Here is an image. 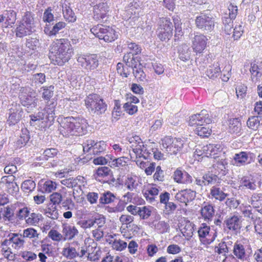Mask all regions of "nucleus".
<instances>
[{
	"label": "nucleus",
	"instance_id": "1",
	"mask_svg": "<svg viewBox=\"0 0 262 262\" xmlns=\"http://www.w3.org/2000/svg\"><path fill=\"white\" fill-rule=\"evenodd\" d=\"M50 59L56 66H63L68 62L74 55V49L68 38L55 39L50 46Z\"/></svg>",
	"mask_w": 262,
	"mask_h": 262
},
{
	"label": "nucleus",
	"instance_id": "2",
	"mask_svg": "<svg viewBox=\"0 0 262 262\" xmlns=\"http://www.w3.org/2000/svg\"><path fill=\"white\" fill-rule=\"evenodd\" d=\"M35 31V14L31 11L25 12L15 30L17 37L23 38L31 35Z\"/></svg>",
	"mask_w": 262,
	"mask_h": 262
},
{
	"label": "nucleus",
	"instance_id": "3",
	"mask_svg": "<svg viewBox=\"0 0 262 262\" xmlns=\"http://www.w3.org/2000/svg\"><path fill=\"white\" fill-rule=\"evenodd\" d=\"M57 102L52 101L50 102H47L45 107L40 109L37 113L30 115V124L31 126H38L40 122H43V120L52 121L55 118V108Z\"/></svg>",
	"mask_w": 262,
	"mask_h": 262
},
{
	"label": "nucleus",
	"instance_id": "4",
	"mask_svg": "<svg viewBox=\"0 0 262 262\" xmlns=\"http://www.w3.org/2000/svg\"><path fill=\"white\" fill-rule=\"evenodd\" d=\"M84 101L88 111L96 115L104 114L107 108L105 101L97 94H89L85 97Z\"/></svg>",
	"mask_w": 262,
	"mask_h": 262
},
{
	"label": "nucleus",
	"instance_id": "5",
	"mask_svg": "<svg viewBox=\"0 0 262 262\" xmlns=\"http://www.w3.org/2000/svg\"><path fill=\"white\" fill-rule=\"evenodd\" d=\"M91 32L99 39L112 42L118 37V33L112 27L97 24L90 29Z\"/></svg>",
	"mask_w": 262,
	"mask_h": 262
},
{
	"label": "nucleus",
	"instance_id": "6",
	"mask_svg": "<svg viewBox=\"0 0 262 262\" xmlns=\"http://www.w3.org/2000/svg\"><path fill=\"white\" fill-rule=\"evenodd\" d=\"M60 126L66 131H85L89 127L87 120L84 118L64 117L61 119Z\"/></svg>",
	"mask_w": 262,
	"mask_h": 262
},
{
	"label": "nucleus",
	"instance_id": "7",
	"mask_svg": "<svg viewBox=\"0 0 262 262\" xmlns=\"http://www.w3.org/2000/svg\"><path fill=\"white\" fill-rule=\"evenodd\" d=\"M173 25L169 18L162 17L160 18L157 29V35L162 41L167 42L172 35Z\"/></svg>",
	"mask_w": 262,
	"mask_h": 262
},
{
	"label": "nucleus",
	"instance_id": "8",
	"mask_svg": "<svg viewBox=\"0 0 262 262\" xmlns=\"http://www.w3.org/2000/svg\"><path fill=\"white\" fill-rule=\"evenodd\" d=\"M78 66L86 71H93L99 66V57L96 54H78L77 57Z\"/></svg>",
	"mask_w": 262,
	"mask_h": 262
},
{
	"label": "nucleus",
	"instance_id": "9",
	"mask_svg": "<svg viewBox=\"0 0 262 262\" xmlns=\"http://www.w3.org/2000/svg\"><path fill=\"white\" fill-rule=\"evenodd\" d=\"M195 23L199 29L208 32L212 31L215 26L214 18L205 14H201L196 17Z\"/></svg>",
	"mask_w": 262,
	"mask_h": 262
},
{
	"label": "nucleus",
	"instance_id": "10",
	"mask_svg": "<svg viewBox=\"0 0 262 262\" xmlns=\"http://www.w3.org/2000/svg\"><path fill=\"white\" fill-rule=\"evenodd\" d=\"M228 13H226L222 18V22L225 26V30L227 32H230L233 26L234 20L238 13L237 6L232 3H230L228 6Z\"/></svg>",
	"mask_w": 262,
	"mask_h": 262
},
{
	"label": "nucleus",
	"instance_id": "11",
	"mask_svg": "<svg viewBox=\"0 0 262 262\" xmlns=\"http://www.w3.org/2000/svg\"><path fill=\"white\" fill-rule=\"evenodd\" d=\"M208 38L202 33L194 35L191 40V48L196 55L203 53L207 48Z\"/></svg>",
	"mask_w": 262,
	"mask_h": 262
},
{
	"label": "nucleus",
	"instance_id": "12",
	"mask_svg": "<svg viewBox=\"0 0 262 262\" xmlns=\"http://www.w3.org/2000/svg\"><path fill=\"white\" fill-rule=\"evenodd\" d=\"M110 7L106 2H101L93 7V18L100 21L109 15Z\"/></svg>",
	"mask_w": 262,
	"mask_h": 262
},
{
	"label": "nucleus",
	"instance_id": "13",
	"mask_svg": "<svg viewBox=\"0 0 262 262\" xmlns=\"http://www.w3.org/2000/svg\"><path fill=\"white\" fill-rule=\"evenodd\" d=\"M223 227L234 233H237L242 228V221L239 216L235 215L228 216L224 221Z\"/></svg>",
	"mask_w": 262,
	"mask_h": 262
},
{
	"label": "nucleus",
	"instance_id": "14",
	"mask_svg": "<svg viewBox=\"0 0 262 262\" xmlns=\"http://www.w3.org/2000/svg\"><path fill=\"white\" fill-rule=\"evenodd\" d=\"M232 251L235 257L242 261L247 259L249 257V252L246 249V245L241 241H236L234 243Z\"/></svg>",
	"mask_w": 262,
	"mask_h": 262
},
{
	"label": "nucleus",
	"instance_id": "15",
	"mask_svg": "<svg viewBox=\"0 0 262 262\" xmlns=\"http://www.w3.org/2000/svg\"><path fill=\"white\" fill-rule=\"evenodd\" d=\"M18 97L23 105L34 107L37 106V99L28 93L25 88H21Z\"/></svg>",
	"mask_w": 262,
	"mask_h": 262
},
{
	"label": "nucleus",
	"instance_id": "16",
	"mask_svg": "<svg viewBox=\"0 0 262 262\" xmlns=\"http://www.w3.org/2000/svg\"><path fill=\"white\" fill-rule=\"evenodd\" d=\"M23 111L19 106H14L9 109V117L7 123L9 125H13L17 123L21 119Z\"/></svg>",
	"mask_w": 262,
	"mask_h": 262
},
{
	"label": "nucleus",
	"instance_id": "17",
	"mask_svg": "<svg viewBox=\"0 0 262 262\" xmlns=\"http://www.w3.org/2000/svg\"><path fill=\"white\" fill-rule=\"evenodd\" d=\"M196 195L195 191L191 189L182 190L178 192L175 195V198L178 201L184 203L187 205V203L193 200Z\"/></svg>",
	"mask_w": 262,
	"mask_h": 262
},
{
	"label": "nucleus",
	"instance_id": "18",
	"mask_svg": "<svg viewBox=\"0 0 262 262\" xmlns=\"http://www.w3.org/2000/svg\"><path fill=\"white\" fill-rule=\"evenodd\" d=\"M214 206L209 203L204 202L201 209V214L204 221L209 223L214 215Z\"/></svg>",
	"mask_w": 262,
	"mask_h": 262
},
{
	"label": "nucleus",
	"instance_id": "19",
	"mask_svg": "<svg viewBox=\"0 0 262 262\" xmlns=\"http://www.w3.org/2000/svg\"><path fill=\"white\" fill-rule=\"evenodd\" d=\"M174 181L178 183L191 184L193 181L192 177L186 171L177 169L173 174Z\"/></svg>",
	"mask_w": 262,
	"mask_h": 262
},
{
	"label": "nucleus",
	"instance_id": "20",
	"mask_svg": "<svg viewBox=\"0 0 262 262\" xmlns=\"http://www.w3.org/2000/svg\"><path fill=\"white\" fill-rule=\"evenodd\" d=\"M223 148L220 144H209L203 146V151L205 156L215 159L219 153L222 151Z\"/></svg>",
	"mask_w": 262,
	"mask_h": 262
},
{
	"label": "nucleus",
	"instance_id": "21",
	"mask_svg": "<svg viewBox=\"0 0 262 262\" xmlns=\"http://www.w3.org/2000/svg\"><path fill=\"white\" fill-rule=\"evenodd\" d=\"M159 190L155 184H152L148 186L144 192V196L146 198L147 201L151 204L157 202L156 200Z\"/></svg>",
	"mask_w": 262,
	"mask_h": 262
},
{
	"label": "nucleus",
	"instance_id": "22",
	"mask_svg": "<svg viewBox=\"0 0 262 262\" xmlns=\"http://www.w3.org/2000/svg\"><path fill=\"white\" fill-rule=\"evenodd\" d=\"M56 188L57 184L55 182L47 180L43 182L41 181L38 184L37 190L42 193H49L55 190Z\"/></svg>",
	"mask_w": 262,
	"mask_h": 262
},
{
	"label": "nucleus",
	"instance_id": "23",
	"mask_svg": "<svg viewBox=\"0 0 262 262\" xmlns=\"http://www.w3.org/2000/svg\"><path fill=\"white\" fill-rule=\"evenodd\" d=\"M4 24L6 28H12L14 25L17 19V12L10 9L4 11Z\"/></svg>",
	"mask_w": 262,
	"mask_h": 262
},
{
	"label": "nucleus",
	"instance_id": "24",
	"mask_svg": "<svg viewBox=\"0 0 262 262\" xmlns=\"http://www.w3.org/2000/svg\"><path fill=\"white\" fill-rule=\"evenodd\" d=\"M239 189H248L251 190H255L257 188L256 181L253 178L248 177H243L239 181Z\"/></svg>",
	"mask_w": 262,
	"mask_h": 262
},
{
	"label": "nucleus",
	"instance_id": "25",
	"mask_svg": "<svg viewBox=\"0 0 262 262\" xmlns=\"http://www.w3.org/2000/svg\"><path fill=\"white\" fill-rule=\"evenodd\" d=\"M79 232L76 227L65 225L62 228V235L65 240H72L77 235Z\"/></svg>",
	"mask_w": 262,
	"mask_h": 262
},
{
	"label": "nucleus",
	"instance_id": "26",
	"mask_svg": "<svg viewBox=\"0 0 262 262\" xmlns=\"http://www.w3.org/2000/svg\"><path fill=\"white\" fill-rule=\"evenodd\" d=\"M112 171L110 168L106 166L99 167L96 171L94 177L97 181L103 183V180L111 176Z\"/></svg>",
	"mask_w": 262,
	"mask_h": 262
},
{
	"label": "nucleus",
	"instance_id": "27",
	"mask_svg": "<svg viewBox=\"0 0 262 262\" xmlns=\"http://www.w3.org/2000/svg\"><path fill=\"white\" fill-rule=\"evenodd\" d=\"M0 214H1V219L2 218L5 222L9 223L14 222V211L11 207L7 206L2 208Z\"/></svg>",
	"mask_w": 262,
	"mask_h": 262
},
{
	"label": "nucleus",
	"instance_id": "28",
	"mask_svg": "<svg viewBox=\"0 0 262 262\" xmlns=\"http://www.w3.org/2000/svg\"><path fill=\"white\" fill-rule=\"evenodd\" d=\"M11 241L12 242V247L14 249L19 250L24 248L25 245V240L21 234L18 233L10 234Z\"/></svg>",
	"mask_w": 262,
	"mask_h": 262
},
{
	"label": "nucleus",
	"instance_id": "29",
	"mask_svg": "<svg viewBox=\"0 0 262 262\" xmlns=\"http://www.w3.org/2000/svg\"><path fill=\"white\" fill-rule=\"evenodd\" d=\"M251 73V80L256 83L260 81L262 76V68L258 66L256 63H253L251 64L250 69Z\"/></svg>",
	"mask_w": 262,
	"mask_h": 262
},
{
	"label": "nucleus",
	"instance_id": "30",
	"mask_svg": "<svg viewBox=\"0 0 262 262\" xmlns=\"http://www.w3.org/2000/svg\"><path fill=\"white\" fill-rule=\"evenodd\" d=\"M123 61L126 63V66L133 69L137 68V66L140 64V58L134 57L131 53H127L124 55Z\"/></svg>",
	"mask_w": 262,
	"mask_h": 262
},
{
	"label": "nucleus",
	"instance_id": "31",
	"mask_svg": "<svg viewBox=\"0 0 262 262\" xmlns=\"http://www.w3.org/2000/svg\"><path fill=\"white\" fill-rule=\"evenodd\" d=\"M210 194L212 198H213L220 202L223 201L228 195L225 193L221 189L216 186H214L210 189Z\"/></svg>",
	"mask_w": 262,
	"mask_h": 262
},
{
	"label": "nucleus",
	"instance_id": "32",
	"mask_svg": "<svg viewBox=\"0 0 262 262\" xmlns=\"http://www.w3.org/2000/svg\"><path fill=\"white\" fill-rule=\"evenodd\" d=\"M221 72L220 63L218 62H215L209 66L206 70V74L209 78H214L217 77Z\"/></svg>",
	"mask_w": 262,
	"mask_h": 262
},
{
	"label": "nucleus",
	"instance_id": "33",
	"mask_svg": "<svg viewBox=\"0 0 262 262\" xmlns=\"http://www.w3.org/2000/svg\"><path fill=\"white\" fill-rule=\"evenodd\" d=\"M232 243L231 241L227 242H221L215 247V252L219 254L225 256L226 254L229 252L230 249V246L232 245Z\"/></svg>",
	"mask_w": 262,
	"mask_h": 262
},
{
	"label": "nucleus",
	"instance_id": "34",
	"mask_svg": "<svg viewBox=\"0 0 262 262\" xmlns=\"http://www.w3.org/2000/svg\"><path fill=\"white\" fill-rule=\"evenodd\" d=\"M198 115H199V119L202 120L201 125L202 127H201V130L203 129H206L204 126L212 123V118L211 116L206 110H202L200 113L198 114Z\"/></svg>",
	"mask_w": 262,
	"mask_h": 262
},
{
	"label": "nucleus",
	"instance_id": "35",
	"mask_svg": "<svg viewBox=\"0 0 262 262\" xmlns=\"http://www.w3.org/2000/svg\"><path fill=\"white\" fill-rule=\"evenodd\" d=\"M66 23L64 21H59L55 24L51 30L49 28L45 27L44 29L45 33L50 36H55L60 30L66 27Z\"/></svg>",
	"mask_w": 262,
	"mask_h": 262
},
{
	"label": "nucleus",
	"instance_id": "36",
	"mask_svg": "<svg viewBox=\"0 0 262 262\" xmlns=\"http://www.w3.org/2000/svg\"><path fill=\"white\" fill-rule=\"evenodd\" d=\"M90 145L92 147V154L94 155H99L105 150L106 144L103 141L95 142L91 140Z\"/></svg>",
	"mask_w": 262,
	"mask_h": 262
},
{
	"label": "nucleus",
	"instance_id": "37",
	"mask_svg": "<svg viewBox=\"0 0 262 262\" xmlns=\"http://www.w3.org/2000/svg\"><path fill=\"white\" fill-rule=\"evenodd\" d=\"M173 21L175 27L174 41H179L181 40L184 35V31L181 27L182 23H181V20L177 18H173Z\"/></svg>",
	"mask_w": 262,
	"mask_h": 262
},
{
	"label": "nucleus",
	"instance_id": "38",
	"mask_svg": "<svg viewBox=\"0 0 262 262\" xmlns=\"http://www.w3.org/2000/svg\"><path fill=\"white\" fill-rule=\"evenodd\" d=\"M178 53L180 59L184 61L189 60L190 58L189 48L186 43H183L179 47Z\"/></svg>",
	"mask_w": 262,
	"mask_h": 262
},
{
	"label": "nucleus",
	"instance_id": "39",
	"mask_svg": "<svg viewBox=\"0 0 262 262\" xmlns=\"http://www.w3.org/2000/svg\"><path fill=\"white\" fill-rule=\"evenodd\" d=\"M107 157L110 158V162H109V165L111 167H123L127 165V158L122 157L118 158H114L111 155L108 156Z\"/></svg>",
	"mask_w": 262,
	"mask_h": 262
},
{
	"label": "nucleus",
	"instance_id": "40",
	"mask_svg": "<svg viewBox=\"0 0 262 262\" xmlns=\"http://www.w3.org/2000/svg\"><path fill=\"white\" fill-rule=\"evenodd\" d=\"M54 86L53 85L44 86L40 88V92H41L42 98L45 101H48V102L50 99L54 95Z\"/></svg>",
	"mask_w": 262,
	"mask_h": 262
},
{
	"label": "nucleus",
	"instance_id": "41",
	"mask_svg": "<svg viewBox=\"0 0 262 262\" xmlns=\"http://www.w3.org/2000/svg\"><path fill=\"white\" fill-rule=\"evenodd\" d=\"M116 196L109 191L101 193L99 197V203L101 204H107L114 202L116 199Z\"/></svg>",
	"mask_w": 262,
	"mask_h": 262
},
{
	"label": "nucleus",
	"instance_id": "42",
	"mask_svg": "<svg viewBox=\"0 0 262 262\" xmlns=\"http://www.w3.org/2000/svg\"><path fill=\"white\" fill-rule=\"evenodd\" d=\"M248 159V154L246 152L242 151L238 154H235L233 157L234 164L237 166L243 165L247 163Z\"/></svg>",
	"mask_w": 262,
	"mask_h": 262
},
{
	"label": "nucleus",
	"instance_id": "43",
	"mask_svg": "<svg viewBox=\"0 0 262 262\" xmlns=\"http://www.w3.org/2000/svg\"><path fill=\"white\" fill-rule=\"evenodd\" d=\"M36 188V183L32 179L25 180L21 184V188L25 193H31Z\"/></svg>",
	"mask_w": 262,
	"mask_h": 262
},
{
	"label": "nucleus",
	"instance_id": "44",
	"mask_svg": "<svg viewBox=\"0 0 262 262\" xmlns=\"http://www.w3.org/2000/svg\"><path fill=\"white\" fill-rule=\"evenodd\" d=\"M183 143L181 141L179 140L178 139L174 138V142L171 145L166 149V151L170 155H176L178 151L182 148Z\"/></svg>",
	"mask_w": 262,
	"mask_h": 262
},
{
	"label": "nucleus",
	"instance_id": "45",
	"mask_svg": "<svg viewBox=\"0 0 262 262\" xmlns=\"http://www.w3.org/2000/svg\"><path fill=\"white\" fill-rule=\"evenodd\" d=\"M62 11L63 17L66 21L69 23H74L76 20V16L70 7L66 6Z\"/></svg>",
	"mask_w": 262,
	"mask_h": 262
},
{
	"label": "nucleus",
	"instance_id": "46",
	"mask_svg": "<svg viewBox=\"0 0 262 262\" xmlns=\"http://www.w3.org/2000/svg\"><path fill=\"white\" fill-rule=\"evenodd\" d=\"M122 115L120 100H115L114 106L112 111L113 120H118Z\"/></svg>",
	"mask_w": 262,
	"mask_h": 262
},
{
	"label": "nucleus",
	"instance_id": "47",
	"mask_svg": "<svg viewBox=\"0 0 262 262\" xmlns=\"http://www.w3.org/2000/svg\"><path fill=\"white\" fill-rule=\"evenodd\" d=\"M108 240V243L112 245V248L117 251H121L127 247L126 242L120 239H114V241Z\"/></svg>",
	"mask_w": 262,
	"mask_h": 262
},
{
	"label": "nucleus",
	"instance_id": "48",
	"mask_svg": "<svg viewBox=\"0 0 262 262\" xmlns=\"http://www.w3.org/2000/svg\"><path fill=\"white\" fill-rule=\"evenodd\" d=\"M39 234L37 233V230L33 228H28L24 229L23 231V236L24 238H29L30 239H33L36 240L38 238Z\"/></svg>",
	"mask_w": 262,
	"mask_h": 262
},
{
	"label": "nucleus",
	"instance_id": "49",
	"mask_svg": "<svg viewBox=\"0 0 262 262\" xmlns=\"http://www.w3.org/2000/svg\"><path fill=\"white\" fill-rule=\"evenodd\" d=\"M247 86L240 82H237L235 88L236 94L238 98H244L247 94Z\"/></svg>",
	"mask_w": 262,
	"mask_h": 262
},
{
	"label": "nucleus",
	"instance_id": "50",
	"mask_svg": "<svg viewBox=\"0 0 262 262\" xmlns=\"http://www.w3.org/2000/svg\"><path fill=\"white\" fill-rule=\"evenodd\" d=\"M128 67H129L127 66H125L122 63H118L116 68L118 74L122 77H127L130 74V71Z\"/></svg>",
	"mask_w": 262,
	"mask_h": 262
},
{
	"label": "nucleus",
	"instance_id": "51",
	"mask_svg": "<svg viewBox=\"0 0 262 262\" xmlns=\"http://www.w3.org/2000/svg\"><path fill=\"white\" fill-rule=\"evenodd\" d=\"M155 229L160 233L168 232L170 229L169 224L164 221H159L155 225Z\"/></svg>",
	"mask_w": 262,
	"mask_h": 262
},
{
	"label": "nucleus",
	"instance_id": "52",
	"mask_svg": "<svg viewBox=\"0 0 262 262\" xmlns=\"http://www.w3.org/2000/svg\"><path fill=\"white\" fill-rule=\"evenodd\" d=\"M133 73L135 78L139 81H144L146 80V74L143 71L142 66L139 64L138 67L133 69Z\"/></svg>",
	"mask_w": 262,
	"mask_h": 262
},
{
	"label": "nucleus",
	"instance_id": "53",
	"mask_svg": "<svg viewBox=\"0 0 262 262\" xmlns=\"http://www.w3.org/2000/svg\"><path fill=\"white\" fill-rule=\"evenodd\" d=\"M30 136L27 134V132H21L19 138L15 143V146L17 148H20L26 145L29 141Z\"/></svg>",
	"mask_w": 262,
	"mask_h": 262
},
{
	"label": "nucleus",
	"instance_id": "54",
	"mask_svg": "<svg viewBox=\"0 0 262 262\" xmlns=\"http://www.w3.org/2000/svg\"><path fill=\"white\" fill-rule=\"evenodd\" d=\"M45 214L47 216L53 220L57 219L59 215L58 210L56 208V206L53 205H52L51 207H48L45 210Z\"/></svg>",
	"mask_w": 262,
	"mask_h": 262
},
{
	"label": "nucleus",
	"instance_id": "55",
	"mask_svg": "<svg viewBox=\"0 0 262 262\" xmlns=\"http://www.w3.org/2000/svg\"><path fill=\"white\" fill-rule=\"evenodd\" d=\"M210 230V227L209 226H208L206 223H202L198 231L199 236L201 239L206 237L207 235H209Z\"/></svg>",
	"mask_w": 262,
	"mask_h": 262
},
{
	"label": "nucleus",
	"instance_id": "56",
	"mask_svg": "<svg viewBox=\"0 0 262 262\" xmlns=\"http://www.w3.org/2000/svg\"><path fill=\"white\" fill-rule=\"evenodd\" d=\"M202 178L205 181L206 186L215 184L219 179L217 175L210 172L204 174Z\"/></svg>",
	"mask_w": 262,
	"mask_h": 262
},
{
	"label": "nucleus",
	"instance_id": "57",
	"mask_svg": "<svg viewBox=\"0 0 262 262\" xmlns=\"http://www.w3.org/2000/svg\"><path fill=\"white\" fill-rule=\"evenodd\" d=\"M63 196L60 192H53L50 195V200L52 205L56 206L60 204L62 201Z\"/></svg>",
	"mask_w": 262,
	"mask_h": 262
},
{
	"label": "nucleus",
	"instance_id": "58",
	"mask_svg": "<svg viewBox=\"0 0 262 262\" xmlns=\"http://www.w3.org/2000/svg\"><path fill=\"white\" fill-rule=\"evenodd\" d=\"M63 255L68 259H73L78 256V252L75 248L69 247L63 249Z\"/></svg>",
	"mask_w": 262,
	"mask_h": 262
},
{
	"label": "nucleus",
	"instance_id": "59",
	"mask_svg": "<svg viewBox=\"0 0 262 262\" xmlns=\"http://www.w3.org/2000/svg\"><path fill=\"white\" fill-rule=\"evenodd\" d=\"M127 45V48L131 51L130 53H131L133 55H138L141 53V47L136 43L128 41Z\"/></svg>",
	"mask_w": 262,
	"mask_h": 262
},
{
	"label": "nucleus",
	"instance_id": "60",
	"mask_svg": "<svg viewBox=\"0 0 262 262\" xmlns=\"http://www.w3.org/2000/svg\"><path fill=\"white\" fill-rule=\"evenodd\" d=\"M125 186L130 191L137 189L138 186V182L137 178L133 177L128 178L125 183Z\"/></svg>",
	"mask_w": 262,
	"mask_h": 262
},
{
	"label": "nucleus",
	"instance_id": "61",
	"mask_svg": "<svg viewBox=\"0 0 262 262\" xmlns=\"http://www.w3.org/2000/svg\"><path fill=\"white\" fill-rule=\"evenodd\" d=\"M248 126L252 130H256L259 125L260 121L258 118L256 116H252L249 118L247 122Z\"/></svg>",
	"mask_w": 262,
	"mask_h": 262
},
{
	"label": "nucleus",
	"instance_id": "62",
	"mask_svg": "<svg viewBox=\"0 0 262 262\" xmlns=\"http://www.w3.org/2000/svg\"><path fill=\"white\" fill-rule=\"evenodd\" d=\"M226 165L227 163L226 161H218L215 164H214V168L219 172V173H221L223 176H225L227 173L226 167Z\"/></svg>",
	"mask_w": 262,
	"mask_h": 262
},
{
	"label": "nucleus",
	"instance_id": "63",
	"mask_svg": "<svg viewBox=\"0 0 262 262\" xmlns=\"http://www.w3.org/2000/svg\"><path fill=\"white\" fill-rule=\"evenodd\" d=\"M244 32V27L242 24L236 25L234 28L232 37L234 40H238Z\"/></svg>",
	"mask_w": 262,
	"mask_h": 262
},
{
	"label": "nucleus",
	"instance_id": "64",
	"mask_svg": "<svg viewBox=\"0 0 262 262\" xmlns=\"http://www.w3.org/2000/svg\"><path fill=\"white\" fill-rule=\"evenodd\" d=\"M251 204L255 208L262 205V193H254L251 198Z\"/></svg>",
	"mask_w": 262,
	"mask_h": 262
}]
</instances>
